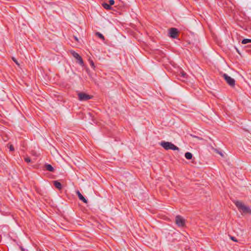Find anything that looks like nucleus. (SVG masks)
Segmentation results:
<instances>
[{"instance_id": "f257e3e1", "label": "nucleus", "mask_w": 251, "mask_h": 251, "mask_svg": "<svg viewBox=\"0 0 251 251\" xmlns=\"http://www.w3.org/2000/svg\"><path fill=\"white\" fill-rule=\"evenodd\" d=\"M235 204L240 211L242 212L244 214H251V209L249 206H246L242 202L236 201L235 202Z\"/></svg>"}, {"instance_id": "f03ea898", "label": "nucleus", "mask_w": 251, "mask_h": 251, "mask_svg": "<svg viewBox=\"0 0 251 251\" xmlns=\"http://www.w3.org/2000/svg\"><path fill=\"white\" fill-rule=\"evenodd\" d=\"M160 145L166 150L179 151V148L174 144L169 142L161 141L159 143Z\"/></svg>"}, {"instance_id": "7ed1b4c3", "label": "nucleus", "mask_w": 251, "mask_h": 251, "mask_svg": "<svg viewBox=\"0 0 251 251\" xmlns=\"http://www.w3.org/2000/svg\"><path fill=\"white\" fill-rule=\"evenodd\" d=\"M223 77L224 78L226 83L231 87H234L235 86V80L231 78L230 76H228L226 74H224L223 75Z\"/></svg>"}, {"instance_id": "20e7f679", "label": "nucleus", "mask_w": 251, "mask_h": 251, "mask_svg": "<svg viewBox=\"0 0 251 251\" xmlns=\"http://www.w3.org/2000/svg\"><path fill=\"white\" fill-rule=\"evenodd\" d=\"M71 53L73 57L76 59V62L81 66H83L84 62L82 57L77 52L74 51H72Z\"/></svg>"}, {"instance_id": "39448f33", "label": "nucleus", "mask_w": 251, "mask_h": 251, "mask_svg": "<svg viewBox=\"0 0 251 251\" xmlns=\"http://www.w3.org/2000/svg\"><path fill=\"white\" fill-rule=\"evenodd\" d=\"M78 99L80 101H85L92 98V96L84 93H79L78 94Z\"/></svg>"}, {"instance_id": "423d86ee", "label": "nucleus", "mask_w": 251, "mask_h": 251, "mask_svg": "<svg viewBox=\"0 0 251 251\" xmlns=\"http://www.w3.org/2000/svg\"><path fill=\"white\" fill-rule=\"evenodd\" d=\"M176 223L179 226H183L185 225V220L180 216L177 215L176 217Z\"/></svg>"}, {"instance_id": "0eeeda50", "label": "nucleus", "mask_w": 251, "mask_h": 251, "mask_svg": "<svg viewBox=\"0 0 251 251\" xmlns=\"http://www.w3.org/2000/svg\"><path fill=\"white\" fill-rule=\"evenodd\" d=\"M178 33V30L176 28H171L170 29L169 35L171 38L173 39H176L177 38Z\"/></svg>"}, {"instance_id": "6e6552de", "label": "nucleus", "mask_w": 251, "mask_h": 251, "mask_svg": "<svg viewBox=\"0 0 251 251\" xmlns=\"http://www.w3.org/2000/svg\"><path fill=\"white\" fill-rule=\"evenodd\" d=\"M76 194L77 195L78 197L79 198V200L82 201L83 202L87 203L88 202L87 200H86L80 193V192L79 191H77L76 192Z\"/></svg>"}, {"instance_id": "1a4fd4ad", "label": "nucleus", "mask_w": 251, "mask_h": 251, "mask_svg": "<svg viewBox=\"0 0 251 251\" xmlns=\"http://www.w3.org/2000/svg\"><path fill=\"white\" fill-rule=\"evenodd\" d=\"M45 168L47 171L53 172L54 170L53 167L50 164H46L45 165Z\"/></svg>"}, {"instance_id": "9d476101", "label": "nucleus", "mask_w": 251, "mask_h": 251, "mask_svg": "<svg viewBox=\"0 0 251 251\" xmlns=\"http://www.w3.org/2000/svg\"><path fill=\"white\" fill-rule=\"evenodd\" d=\"M53 184L54 186L57 188L58 190H61L62 189V184L60 182H58L57 180L53 181Z\"/></svg>"}, {"instance_id": "9b49d317", "label": "nucleus", "mask_w": 251, "mask_h": 251, "mask_svg": "<svg viewBox=\"0 0 251 251\" xmlns=\"http://www.w3.org/2000/svg\"><path fill=\"white\" fill-rule=\"evenodd\" d=\"M180 76L182 78V79H186L187 78V74L186 73H185L183 71H181L180 72Z\"/></svg>"}, {"instance_id": "f8f14e48", "label": "nucleus", "mask_w": 251, "mask_h": 251, "mask_svg": "<svg viewBox=\"0 0 251 251\" xmlns=\"http://www.w3.org/2000/svg\"><path fill=\"white\" fill-rule=\"evenodd\" d=\"M192 154L191 152H187L185 153V157L187 159H191L192 158Z\"/></svg>"}, {"instance_id": "ddd939ff", "label": "nucleus", "mask_w": 251, "mask_h": 251, "mask_svg": "<svg viewBox=\"0 0 251 251\" xmlns=\"http://www.w3.org/2000/svg\"><path fill=\"white\" fill-rule=\"evenodd\" d=\"M102 6L106 9H111V6L108 3H103L102 4Z\"/></svg>"}, {"instance_id": "4468645a", "label": "nucleus", "mask_w": 251, "mask_h": 251, "mask_svg": "<svg viewBox=\"0 0 251 251\" xmlns=\"http://www.w3.org/2000/svg\"><path fill=\"white\" fill-rule=\"evenodd\" d=\"M96 35L99 37L103 41L104 40L105 38L103 35L100 33V32H97L96 33Z\"/></svg>"}, {"instance_id": "2eb2a0df", "label": "nucleus", "mask_w": 251, "mask_h": 251, "mask_svg": "<svg viewBox=\"0 0 251 251\" xmlns=\"http://www.w3.org/2000/svg\"><path fill=\"white\" fill-rule=\"evenodd\" d=\"M249 43H251V39H244L242 40V43L243 44H246Z\"/></svg>"}, {"instance_id": "dca6fc26", "label": "nucleus", "mask_w": 251, "mask_h": 251, "mask_svg": "<svg viewBox=\"0 0 251 251\" xmlns=\"http://www.w3.org/2000/svg\"><path fill=\"white\" fill-rule=\"evenodd\" d=\"M24 159H25V161L27 163H29L31 162V160L29 157H25L24 158Z\"/></svg>"}, {"instance_id": "f3484780", "label": "nucleus", "mask_w": 251, "mask_h": 251, "mask_svg": "<svg viewBox=\"0 0 251 251\" xmlns=\"http://www.w3.org/2000/svg\"><path fill=\"white\" fill-rule=\"evenodd\" d=\"M12 60H13V61L18 65V66H19L20 64L19 63H18V62L17 61V60L14 57H12Z\"/></svg>"}, {"instance_id": "a211bd4d", "label": "nucleus", "mask_w": 251, "mask_h": 251, "mask_svg": "<svg viewBox=\"0 0 251 251\" xmlns=\"http://www.w3.org/2000/svg\"><path fill=\"white\" fill-rule=\"evenodd\" d=\"M193 137L194 138H195L198 140H203V139L201 137H198V136H195V135H192Z\"/></svg>"}, {"instance_id": "6ab92c4d", "label": "nucleus", "mask_w": 251, "mask_h": 251, "mask_svg": "<svg viewBox=\"0 0 251 251\" xmlns=\"http://www.w3.org/2000/svg\"><path fill=\"white\" fill-rule=\"evenodd\" d=\"M114 0H109V5L110 6L113 5L114 4Z\"/></svg>"}, {"instance_id": "aec40b11", "label": "nucleus", "mask_w": 251, "mask_h": 251, "mask_svg": "<svg viewBox=\"0 0 251 251\" xmlns=\"http://www.w3.org/2000/svg\"><path fill=\"white\" fill-rule=\"evenodd\" d=\"M230 239H231L232 241H234V242H237V239H236V238H235V237H233V236H230Z\"/></svg>"}, {"instance_id": "412c9836", "label": "nucleus", "mask_w": 251, "mask_h": 251, "mask_svg": "<svg viewBox=\"0 0 251 251\" xmlns=\"http://www.w3.org/2000/svg\"><path fill=\"white\" fill-rule=\"evenodd\" d=\"M9 150L10 151H14V147H13V146L12 145H10L9 146Z\"/></svg>"}, {"instance_id": "4be33fe9", "label": "nucleus", "mask_w": 251, "mask_h": 251, "mask_svg": "<svg viewBox=\"0 0 251 251\" xmlns=\"http://www.w3.org/2000/svg\"><path fill=\"white\" fill-rule=\"evenodd\" d=\"M90 63H91V66H92V67H95V66H94V62H93L92 61H91Z\"/></svg>"}, {"instance_id": "5701e85b", "label": "nucleus", "mask_w": 251, "mask_h": 251, "mask_svg": "<svg viewBox=\"0 0 251 251\" xmlns=\"http://www.w3.org/2000/svg\"><path fill=\"white\" fill-rule=\"evenodd\" d=\"M74 38H75V40H76V41H78V39L76 36H74Z\"/></svg>"}]
</instances>
